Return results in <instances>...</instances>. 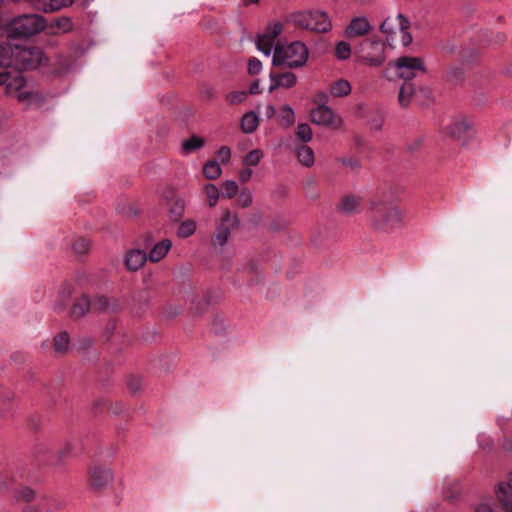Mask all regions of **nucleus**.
<instances>
[{
    "mask_svg": "<svg viewBox=\"0 0 512 512\" xmlns=\"http://www.w3.org/2000/svg\"><path fill=\"white\" fill-rule=\"evenodd\" d=\"M43 61L44 54L39 48L16 46L15 70L0 72V86L4 88V93L26 107L41 105L44 102L43 94L26 84L20 70L34 69Z\"/></svg>",
    "mask_w": 512,
    "mask_h": 512,
    "instance_id": "obj_1",
    "label": "nucleus"
},
{
    "mask_svg": "<svg viewBox=\"0 0 512 512\" xmlns=\"http://www.w3.org/2000/svg\"><path fill=\"white\" fill-rule=\"evenodd\" d=\"M370 227L380 233H391L403 224L404 212L393 201L372 200L368 209Z\"/></svg>",
    "mask_w": 512,
    "mask_h": 512,
    "instance_id": "obj_2",
    "label": "nucleus"
},
{
    "mask_svg": "<svg viewBox=\"0 0 512 512\" xmlns=\"http://www.w3.org/2000/svg\"><path fill=\"white\" fill-rule=\"evenodd\" d=\"M46 20L38 14H24L13 18L5 31L10 38L24 39L32 37L45 30Z\"/></svg>",
    "mask_w": 512,
    "mask_h": 512,
    "instance_id": "obj_3",
    "label": "nucleus"
},
{
    "mask_svg": "<svg viewBox=\"0 0 512 512\" xmlns=\"http://www.w3.org/2000/svg\"><path fill=\"white\" fill-rule=\"evenodd\" d=\"M309 51L301 41H295L288 45L276 44L272 58L275 66L286 65L289 68H298L306 64Z\"/></svg>",
    "mask_w": 512,
    "mask_h": 512,
    "instance_id": "obj_4",
    "label": "nucleus"
},
{
    "mask_svg": "<svg viewBox=\"0 0 512 512\" xmlns=\"http://www.w3.org/2000/svg\"><path fill=\"white\" fill-rule=\"evenodd\" d=\"M288 21L298 28L317 33H327L332 29L330 17L321 10L294 12L289 15Z\"/></svg>",
    "mask_w": 512,
    "mask_h": 512,
    "instance_id": "obj_5",
    "label": "nucleus"
},
{
    "mask_svg": "<svg viewBox=\"0 0 512 512\" xmlns=\"http://www.w3.org/2000/svg\"><path fill=\"white\" fill-rule=\"evenodd\" d=\"M357 53L360 64L380 67L386 61V44L379 38H369L359 44Z\"/></svg>",
    "mask_w": 512,
    "mask_h": 512,
    "instance_id": "obj_6",
    "label": "nucleus"
},
{
    "mask_svg": "<svg viewBox=\"0 0 512 512\" xmlns=\"http://www.w3.org/2000/svg\"><path fill=\"white\" fill-rule=\"evenodd\" d=\"M388 68L392 69L397 78L410 82L419 74H426L427 67L422 57L400 56L388 63Z\"/></svg>",
    "mask_w": 512,
    "mask_h": 512,
    "instance_id": "obj_7",
    "label": "nucleus"
},
{
    "mask_svg": "<svg viewBox=\"0 0 512 512\" xmlns=\"http://www.w3.org/2000/svg\"><path fill=\"white\" fill-rule=\"evenodd\" d=\"M240 226V219L236 213L224 209L220 219L216 222L215 232L211 237V246L215 249L224 247L232 231Z\"/></svg>",
    "mask_w": 512,
    "mask_h": 512,
    "instance_id": "obj_8",
    "label": "nucleus"
},
{
    "mask_svg": "<svg viewBox=\"0 0 512 512\" xmlns=\"http://www.w3.org/2000/svg\"><path fill=\"white\" fill-rule=\"evenodd\" d=\"M114 480L111 467L103 464H92L88 468L87 484L92 492H102L110 487Z\"/></svg>",
    "mask_w": 512,
    "mask_h": 512,
    "instance_id": "obj_9",
    "label": "nucleus"
},
{
    "mask_svg": "<svg viewBox=\"0 0 512 512\" xmlns=\"http://www.w3.org/2000/svg\"><path fill=\"white\" fill-rule=\"evenodd\" d=\"M445 133L451 138L464 143L475 136L476 128L468 118L460 117L445 127Z\"/></svg>",
    "mask_w": 512,
    "mask_h": 512,
    "instance_id": "obj_10",
    "label": "nucleus"
},
{
    "mask_svg": "<svg viewBox=\"0 0 512 512\" xmlns=\"http://www.w3.org/2000/svg\"><path fill=\"white\" fill-rule=\"evenodd\" d=\"M283 25L280 22L270 24L263 34L259 35L256 46L264 55L269 56L273 47L275 48L276 38L281 34Z\"/></svg>",
    "mask_w": 512,
    "mask_h": 512,
    "instance_id": "obj_11",
    "label": "nucleus"
},
{
    "mask_svg": "<svg viewBox=\"0 0 512 512\" xmlns=\"http://www.w3.org/2000/svg\"><path fill=\"white\" fill-rule=\"evenodd\" d=\"M64 502L54 495H42L35 505H25L22 512H61Z\"/></svg>",
    "mask_w": 512,
    "mask_h": 512,
    "instance_id": "obj_12",
    "label": "nucleus"
},
{
    "mask_svg": "<svg viewBox=\"0 0 512 512\" xmlns=\"http://www.w3.org/2000/svg\"><path fill=\"white\" fill-rule=\"evenodd\" d=\"M311 120L317 125L331 126L333 128H339L342 124L341 117L336 115L330 107L325 105H320L312 110Z\"/></svg>",
    "mask_w": 512,
    "mask_h": 512,
    "instance_id": "obj_13",
    "label": "nucleus"
},
{
    "mask_svg": "<svg viewBox=\"0 0 512 512\" xmlns=\"http://www.w3.org/2000/svg\"><path fill=\"white\" fill-rule=\"evenodd\" d=\"M372 30V25L365 16H359L351 19L346 27L344 34L347 38H358L366 36Z\"/></svg>",
    "mask_w": 512,
    "mask_h": 512,
    "instance_id": "obj_14",
    "label": "nucleus"
},
{
    "mask_svg": "<svg viewBox=\"0 0 512 512\" xmlns=\"http://www.w3.org/2000/svg\"><path fill=\"white\" fill-rule=\"evenodd\" d=\"M495 495L505 512H512V473L508 475L506 481L497 485Z\"/></svg>",
    "mask_w": 512,
    "mask_h": 512,
    "instance_id": "obj_15",
    "label": "nucleus"
},
{
    "mask_svg": "<svg viewBox=\"0 0 512 512\" xmlns=\"http://www.w3.org/2000/svg\"><path fill=\"white\" fill-rule=\"evenodd\" d=\"M269 77L271 81L269 92H272L280 87L289 89L294 87L297 83V77L292 72H285L282 74L270 73Z\"/></svg>",
    "mask_w": 512,
    "mask_h": 512,
    "instance_id": "obj_16",
    "label": "nucleus"
},
{
    "mask_svg": "<svg viewBox=\"0 0 512 512\" xmlns=\"http://www.w3.org/2000/svg\"><path fill=\"white\" fill-rule=\"evenodd\" d=\"M73 23L70 17H59L52 20L49 24L46 23V31L49 35H61L68 33L72 30Z\"/></svg>",
    "mask_w": 512,
    "mask_h": 512,
    "instance_id": "obj_17",
    "label": "nucleus"
},
{
    "mask_svg": "<svg viewBox=\"0 0 512 512\" xmlns=\"http://www.w3.org/2000/svg\"><path fill=\"white\" fill-rule=\"evenodd\" d=\"M37 491L29 486H21L14 490L13 498L17 503H25L26 505H34L33 502L39 499Z\"/></svg>",
    "mask_w": 512,
    "mask_h": 512,
    "instance_id": "obj_18",
    "label": "nucleus"
},
{
    "mask_svg": "<svg viewBox=\"0 0 512 512\" xmlns=\"http://www.w3.org/2000/svg\"><path fill=\"white\" fill-rule=\"evenodd\" d=\"M465 67L460 65H451L444 74L445 81L452 85H462L465 82Z\"/></svg>",
    "mask_w": 512,
    "mask_h": 512,
    "instance_id": "obj_19",
    "label": "nucleus"
},
{
    "mask_svg": "<svg viewBox=\"0 0 512 512\" xmlns=\"http://www.w3.org/2000/svg\"><path fill=\"white\" fill-rule=\"evenodd\" d=\"M479 51L477 47L465 46L460 52V64L467 69L477 65Z\"/></svg>",
    "mask_w": 512,
    "mask_h": 512,
    "instance_id": "obj_20",
    "label": "nucleus"
},
{
    "mask_svg": "<svg viewBox=\"0 0 512 512\" xmlns=\"http://www.w3.org/2000/svg\"><path fill=\"white\" fill-rule=\"evenodd\" d=\"M35 5L44 12H54L62 8L68 7L75 0H33Z\"/></svg>",
    "mask_w": 512,
    "mask_h": 512,
    "instance_id": "obj_21",
    "label": "nucleus"
},
{
    "mask_svg": "<svg viewBox=\"0 0 512 512\" xmlns=\"http://www.w3.org/2000/svg\"><path fill=\"white\" fill-rule=\"evenodd\" d=\"M147 255L142 250H132L126 255V266L129 270L137 271L139 270L146 262Z\"/></svg>",
    "mask_w": 512,
    "mask_h": 512,
    "instance_id": "obj_22",
    "label": "nucleus"
},
{
    "mask_svg": "<svg viewBox=\"0 0 512 512\" xmlns=\"http://www.w3.org/2000/svg\"><path fill=\"white\" fill-rule=\"evenodd\" d=\"M16 46L10 44H0V67L15 68Z\"/></svg>",
    "mask_w": 512,
    "mask_h": 512,
    "instance_id": "obj_23",
    "label": "nucleus"
},
{
    "mask_svg": "<svg viewBox=\"0 0 512 512\" xmlns=\"http://www.w3.org/2000/svg\"><path fill=\"white\" fill-rule=\"evenodd\" d=\"M362 198L356 195H345L339 204L340 210L345 214H352L359 210Z\"/></svg>",
    "mask_w": 512,
    "mask_h": 512,
    "instance_id": "obj_24",
    "label": "nucleus"
},
{
    "mask_svg": "<svg viewBox=\"0 0 512 512\" xmlns=\"http://www.w3.org/2000/svg\"><path fill=\"white\" fill-rule=\"evenodd\" d=\"M295 154L299 163L305 167H312L315 162L314 151L307 145H299L295 148Z\"/></svg>",
    "mask_w": 512,
    "mask_h": 512,
    "instance_id": "obj_25",
    "label": "nucleus"
},
{
    "mask_svg": "<svg viewBox=\"0 0 512 512\" xmlns=\"http://www.w3.org/2000/svg\"><path fill=\"white\" fill-rule=\"evenodd\" d=\"M352 91V86L350 82L344 78H340L334 81L330 85V95L337 98H342L348 96Z\"/></svg>",
    "mask_w": 512,
    "mask_h": 512,
    "instance_id": "obj_26",
    "label": "nucleus"
},
{
    "mask_svg": "<svg viewBox=\"0 0 512 512\" xmlns=\"http://www.w3.org/2000/svg\"><path fill=\"white\" fill-rule=\"evenodd\" d=\"M172 246V242L169 239H164L154 245L149 254V260L151 262H158L162 260Z\"/></svg>",
    "mask_w": 512,
    "mask_h": 512,
    "instance_id": "obj_27",
    "label": "nucleus"
},
{
    "mask_svg": "<svg viewBox=\"0 0 512 512\" xmlns=\"http://www.w3.org/2000/svg\"><path fill=\"white\" fill-rule=\"evenodd\" d=\"M396 21L398 22L399 29L402 32L401 43L404 47H407L413 41L412 35L408 32V29L410 28V21L401 13L396 16Z\"/></svg>",
    "mask_w": 512,
    "mask_h": 512,
    "instance_id": "obj_28",
    "label": "nucleus"
},
{
    "mask_svg": "<svg viewBox=\"0 0 512 512\" xmlns=\"http://www.w3.org/2000/svg\"><path fill=\"white\" fill-rule=\"evenodd\" d=\"M185 207H186V202L182 197H180V196L173 197L170 208H169L170 218L173 221H179L184 215Z\"/></svg>",
    "mask_w": 512,
    "mask_h": 512,
    "instance_id": "obj_29",
    "label": "nucleus"
},
{
    "mask_svg": "<svg viewBox=\"0 0 512 512\" xmlns=\"http://www.w3.org/2000/svg\"><path fill=\"white\" fill-rule=\"evenodd\" d=\"M91 309V301L87 296H82L77 299L72 307L71 315L74 318H81L85 316Z\"/></svg>",
    "mask_w": 512,
    "mask_h": 512,
    "instance_id": "obj_30",
    "label": "nucleus"
},
{
    "mask_svg": "<svg viewBox=\"0 0 512 512\" xmlns=\"http://www.w3.org/2000/svg\"><path fill=\"white\" fill-rule=\"evenodd\" d=\"M117 303L111 302L109 299L103 296L95 297L91 301V309L98 312L115 311Z\"/></svg>",
    "mask_w": 512,
    "mask_h": 512,
    "instance_id": "obj_31",
    "label": "nucleus"
},
{
    "mask_svg": "<svg viewBox=\"0 0 512 512\" xmlns=\"http://www.w3.org/2000/svg\"><path fill=\"white\" fill-rule=\"evenodd\" d=\"M259 125L258 116L254 112H248L243 115L241 128L244 133L254 132Z\"/></svg>",
    "mask_w": 512,
    "mask_h": 512,
    "instance_id": "obj_32",
    "label": "nucleus"
},
{
    "mask_svg": "<svg viewBox=\"0 0 512 512\" xmlns=\"http://www.w3.org/2000/svg\"><path fill=\"white\" fill-rule=\"evenodd\" d=\"M205 144L203 138L198 136H192L182 142V152L186 155L192 153L195 150L201 149Z\"/></svg>",
    "mask_w": 512,
    "mask_h": 512,
    "instance_id": "obj_33",
    "label": "nucleus"
},
{
    "mask_svg": "<svg viewBox=\"0 0 512 512\" xmlns=\"http://www.w3.org/2000/svg\"><path fill=\"white\" fill-rule=\"evenodd\" d=\"M414 94V86L410 82H405L399 90L398 101L402 107H407Z\"/></svg>",
    "mask_w": 512,
    "mask_h": 512,
    "instance_id": "obj_34",
    "label": "nucleus"
},
{
    "mask_svg": "<svg viewBox=\"0 0 512 512\" xmlns=\"http://www.w3.org/2000/svg\"><path fill=\"white\" fill-rule=\"evenodd\" d=\"M203 192L205 194V199L209 207H215L220 198V192L218 188L211 183L204 185Z\"/></svg>",
    "mask_w": 512,
    "mask_h": 512,
    "instance_id": "obj_35",
    "label": "nucleus"
},
{
    "mask_svg": "<svg viewBox=\"0 0 512 512\" xmlns=\"http://www.w3.org/2000/svg\"><path fill=\"white\" fill-rule=\"evenodd\" d=\"M203 174L209 180H216L222 174V168L217 161H208L203 167Z\"/></svg>",
    "mask_w": 512,
    "mask_h": 512,
    "instance_id": "obj_36",
    "label": "nucleus"
},
{
    "mask_svg": "<svg viewBox=\"0 0 512 512\" xmlns=\"http://www.w3.org/2000/svg\"><path fill=\"white\" fill-rule=\"evenodd\" d=\"M278 118H279V122L282 126H284L286 128L290 127L295 122L294 110L289 105H284L280 110V114H279Z\"/></svg>",
    "mask_w": 512,
    "mask_h": 512,
    "instance_id": "obj_37",
    "label": "nucleus"
},
{
    "mask_svg": "<svg viewBox=\"0 0 512 512\" xmlns=\"http://www.w3.org/2000/svg\"><path fill=\"white\" fill-rule=\"evenodd\" d=\"M196 221L192 219H187L180 223L177 229V235L181 238H187L193 235L196 231Z\"/></svg>",
    "mask_w": 512,
    "mask_h": 512,
    "instance_id": "obj_38",
    "label": "nucleus"
},
{
    "mask_svg": "<svg viewBox=\"0 0 512 512\" xmlns=\"http://www.w3.org/2000/svg\"><path fill=\"white\" fill-rule=\"evenodd\" d=\"M222 195L228 199L235 197L238 193V185L233 180H226L221 184Z\"/></svg>",
    "mask_w": 512,
    "mask_h": 512,
    "instance_id": "obj_39",
    "label": "nucleus"
},
{
    "mask_svg": "<svg viewBox=\"0 0 512 512\" xmlns=\"http://www.w3.org/2000/svg\"><path fill=\"white\" fill-rule=\"evenodd\" d=\"M69 347V336L66 332L59 333L54 338V348L57 352L63 353Z\"/></svg>",
    "mask_w": 512,
    "mask_h": 512,
    "instance_id": "obj_40",
    "label": "nucleus"
},
{
    "mask_svg": "<svg viewBox=\"0 0 512 512\" xmlns=\"http://www.w3.org/2000/svg\"><path fill=\"white\" fill-rule=\"evenodd\" d=\"M351 55V47L350 44L346 41H340L336 44L335 47V56L339 60H346Z\"/></svg>",
    "mask_w": 512,
    "mask_h": 512,
    "instance_id": "obj_41",
    "label": "nucleus"
},
{
    "mask_svg": "<svg viewBox=\"0 0 512 512\" xmlns=\"http://www.w3.org/2000/svg\"><path fill=\"white\" fill-rule=\"evenodd\" d=\"M264 154L260 149L251 150L243 159L246 166H256L259 164Z\"/></svg>",
    "mask_w": 512,
    "mask_h": 512,
    "instance_id": "obj_42",
    "label": "nucleus"
},
{
    "mask_svg": "<svg viewBox=\"0 0 512 512\" xmlns=\"http://www.w3.org/2000/svg\"><path fill=\"white\" fill-rule=\"evenodd\" d=\"M296 134L303 142H309L312 139V130L308 124H299L297 126Z\"/></svg>",
    "mask_w": 512,
    "mask_h": 512,
    "instance_id": "obj_43",
    "label": "nucleus"
},
{
    "mask_svg": "<svg viewBox=\"0 0 512 512\" xmlns=\"http://www.w3.org/2000/svg\"><path fill=\"white\" fill-rule=\"evenodd\" d=\"M252 201H253V197H252V194L251 192L248 190V189H243L239 195H238V198H237V204L242 207V208H246V207H249L251 204H252Z\"/></svg>",
    "mask_w": 512,
    "mask_h": 512,
    "instance_id": "obj_44",
    "label": "nucleus"
},
{
    "mask_svg": "<svg viewBox=\"0 0 512 512\" xmlns=\"http://www.w3.org/2000/svg\"><path fill=\"white\" fill-rule=\"evenodd\" d=\"M75 253L79 255L86 254L90 249V242L87 239L79 238L73 243Z\"/></svg>",
    "mask_w": 512,
    "mask_h": 512,
    "instance_id": "obj_45",
    "label": "nucleus"
},
{
    "mask_svg": "<svg viewBox=\"0 0 512 512\" xmlns=\"http://www.w3.org/2000/svg\"><path fill=\"white\" fill-rule=\"evenodd\" d=\"M395 20L391 17H387L380 25V31L387 36L395 34Z\"/></svg>",
    "mask_w": 512,
    "mask_h": 512,
    "instance_id": "obj_46",
    "label": "nucleus"
},
{
    "mask_svg": "<svg viewBox=\"0 0 512 512\" xmlns=\"http://www.w3.org/2000/svg\"><path fill=\"white\" fill-rule=\"evenodd\" d=\"M247 97V93L245 91H234L229 93L226 96L227 101L232 104L236 105L239 103H242Z\"/></svg>",
    "mask_w": 512,
    "mask_h": 512,
    "instance_id": "obj_47",
    "label": "nucleus"
},
{
    "mask_svg": "<svg viewBox=\"0 0 512 512\" xmlns=\"http://www.w3.org/2000/svg\"><path fill=\"white\" fill-rule=\"evenodd\" d=\"M248 73L250 75H256V74H259L262 70V63L260 60H258L257 58L255 57H252L249 59L248 61Z\"/></svg>",
    "mask_w": 512,
    "mask_h": 512,
    "instance_id": "obj_48",
    "label": "nucleus"
},
{
    "mask_svg": "<svg viewBox=\"0 0 512 512\" xmlns=\"http://www.w3.org/2000/svg\"><path fill=\"white\" fill-rule=\"evenodd\" d=\"M217 157L221 161V163H223V164L228 163L230 158H231V150H230V148L227 147V146H222L217 151Z\"/></svg>",
    "mask_w": 512,
    "mask_h": 512,
    "instance_id": "obj_49",
    "label": "nucleus"
},
{
    "mask_svg": "<svg viewBox=\"0 0 512 512\" xmlns=\"http://www.w3.org/2000/svg\"><path fill=\"white\" fill-rule=\"evenodd\" d=\"M252 174H253V172L251 169H249V168L242 169L239 172V179L242 183H246L251 179Z\"/></svg>",
    "mask_w": 512,
    "mask_h": 512,
    "instance_id": "obj_50",
    "label": "nucleus"
},
{
    "mask_svg": "<svg viewBox=\"0 0 512 512\" xmlns=\"http://www.w3.org/2000/svg\"><path fill=\"white\" fill-rule=\"evenodd\" d=\"M342 163L346 166H350L351 168H358L359 162L354 159H343Z\"/></svg>",
    "mask_w": 512,
    "mask_h": 512,
    "instance_id": "obj_51",
    "label": "nucleus"
},
{
    "mask_svg": "<svg viewBox=\"0 0 512 512\" xmlns=\"http://www.w3.org/2000/svg\"><path fill=\"white\" fill-rule=\"evenodd\" d=\"M275 114H276V110H275L274 106L267 105L265 107V115L267 118H272L275 116Z\"/></svg>",
    "mask_w": 512,
    "mask_h": 512,
    "instance_id": "obj_52",
    "label": "nucleus"
},
{
    "mask_svg": "<svg viewBox=\"0 0 512 512\" xmlns=\"http://www.w3.org/2000/svg\"><path fill=\"white\" fill-rule=\"evenodd\" d=\"M249 92L251 94L259 93V82L258 81H255L254 83L251 84Z\"/></svg>",
    "mask_w": 512,
    "mask_h": 512,
    "instance_id": "obj_53",
    "label": "nucleus"
},
{
    "mask_svg": "<svg viewBox=\"0 0 512 512\" xmlns=\"http://www.w3.org/2000/svg\"><path fill=\"white\" fill-rule=\"evenodd\" d=\"M205 95H206L207 98H212L213 97L212 89H210V88L206 89Z\"/></svg>",
    "mask_w": 512,
    "mask_h": 512,
    "instance_id": "obj_54",
    "label": "nucleus"
},
{
    "mask_svg": "<svg viewBox=\"0 0 512 512\" xmlns=\"http://www.w3.org/2000/svg\"><path fill=\"white\" fill-rule=\"evenodd\" d=\"M506 74L512 76V64L506 68Z\"/></svg>",
    "mask_w": 512,
    "mask_h": 512,
    "instance_id": "obj_55",
    "label": "nucleus"
},
{
    "mask_svg": "<svg viewBox=\"0 0 512 512\" xmlns=\"http://www.w3.org/2000/svg\"><path fill=\"white\" fill-rule=\"evenodd\" d=\"M0 489H1L2 491H6V490L8 489V487H7L6 483H4V482H0Z\"/></svg>",
    "mask_w": 512,
    "mask_h": 512,
    "instance_id": "obj_56",
    "label": "nucleus"
},
{
    "mask_svg": "<svg viewBox=\"0 0 512 512\" xmlns=\"http://www.w3.org/2000/svg\"><path fill=\"white\" fill-rule=\"evenodd\" d=\"M257 2H258V0H244L245 5H249L251 3H257Z\"/></svg>",
    "mask_w": 512,
    "mask_h": 512,
    "instance_id": "obj_57",
    "label": "nucleus"
},
{
    "mask_svg": "<svg viewBox=\"0 0 512 512\" xmlns=\"http://www.w3.org/2000/svg\"><path fill=\"white\" fill-rule=\"evenodd\" d=\"M482 512H494V511L490 508H485V509L482 508Z\"/></svg>",
    "mask_w": 512,
    "mask_h": 512,
    "instance_id": "obj_58",
    "label": "nucleus"
},
{
    "mask_svg": "<svg viewBox=\"0 0 512 512\" xmlns=\"http://www.w3.org/2000/svg\"><path fill=\"white\" fill-rule=\"evenodd\" d=\"M64 306H65V305L63 304V305L59 306L57 309H58V310H62V309L64 308Z\"/></svg>",
    "mask_w": 512,
    "mask_h": 512,
    "instance_id": "obj_59",
    "label": "nucleus"
},
{
    "mask_svg": "<svg viewBox=\"0 0 512 512\" xmlns=\"http://www.w3.org/2000/svg\"><path fill=\"white\" fill-rule=\"evenodd\" d=\"M68 298H69V295L67 294V295L65 296V301H67V300H68Z\"/></svg>",
    "mask_w": 512,
    "mask_h": 512,
    "instance_id": "obj_60",
    "label": "nucleus"
}]
</instances>
